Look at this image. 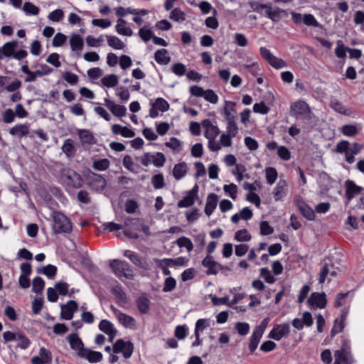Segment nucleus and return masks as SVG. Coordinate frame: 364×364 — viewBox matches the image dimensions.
<instances>
[{"mask_svg":"<svg viewBox=\"0 0 364 364\" xmlns=\"http://www.w3.org/2000/svg\"><path fill=\"white\" fill-rule=\"evenodd\" d=\"M287 183L284 180H279L274 190V196L276 200H282L287 196Z\"/></svg>","mask_w":364,"mask_h":364,"instance_id":"412c9836","label":"nucleus"},{"mask_svg":"<svg viewBox=\"0 0 364 364\" xmlns=\"http://www.w3.org/2000/svg\"><path fill=\"white\" fill-rule=\"evenodd\" d=\"M166 266H180L186 267L187 265L188 259L183 257H178L176 259L165 258Z\"/></svg>","mask_w":364,"mask_h":364,"instance_id":"e433bc0d","label":"nucleus"},{"mask_svg":"<svg viewBox=\"0 0 364 364\" xmlns=\"http://www.w3.org/2000/svg\"><path fill=\"white\" fill-rule=\"evenodd\" d=\"M62 151L68 158H72L74 156L75 149L73 144V141L71 139L65 140L62 146Z\"/></svg>","mask_w":364,"mask_h":364,"instance_id":"7c9ffc66","label":"nucleus"},{"mask_svg":"<svg viewBox=\"0 0 364 364\" xmlns=\"http://www.w3.org/2000/svg\"><path fill=\"white\" fill-rule=\"evenodd\" d=\"M99 328L106 334L115 329L113 324L106 319H103L100 322Z\"/></svg>","mask_w":364,"mask_h":364,"instance_id":"680f3d73","label":"nucleus"},{"mask_svg":"<svg viewBox=\"0 0 364 364\" xmlns=\"http://www.w3.org/2000/svg\"><path fill=\"white\" fill-rule=\"evenodd\" d=\"M267 181L269 184H273L277 178V172L274 168L268 167L265 170Z\"/></svg>","mask_w":364,"mask_h":364,"instance_id":"09e8293b","label":"nucleus"},{"mask_svg":"<svg viewBox=\"0 0 364 364\" xmlns=\"http://www.w3.org/2000/svg\"><path fill=\"white\" fill-rule=\"evenodd\" d=\"M109 267L114 275L119 279L124 277L127 279H132L134 278L133 271L129 264L126 261L119 259L110 260Z\"/></svg>","mask_w":364,"mask_h":364,"instance_id":"7ed1b4c3","label":"nucleus"},{"mask_svg":"<svg viewBox=\"0 0 364 364\" xmlns=\"http://www.w3.org/2000/svg\"><path fill=\"white\" fill-rule=\"evenodd\" d=\"M171 71L178 76H183L186 73V68L181 63H174L171 67Z\"/></svg>","mask_w":364,"mask_h":364,"instance_id":"052dcab7","label":"nucleus"},{"mask_svg":"<svg viewBox=\"0 0 364 364\" xmlns=\"http://www.w3.org/2000/svg\"><path fill=\"white\" fill-rule=\"evenodd\" d=\"M111 309L114 314L118 321L125 328L136 329V320L131 316L122 313L119 309L114 306H111Z\"/></svg>","mask_w":364,"mask_h":364,"instance_id":"1a4fd4ad","label":"nucleus"},{"mask_svg":"<svg viewBox=\"0 0 364 364\" xmlns=\"http://www.w3.org/2000/svg\"><path fill=\"white\" fill-rule=\"evenodd\" d=\"M59 166L58 181L61 184L69 188H80L82 186L83 179L80 174L61 164Z\"/></svg>","mask_w":364,"mask_h":364,"instance_id":"f257e3e1","label":"nucleus"},{"mask_svg":"<svg viewBox=\"0 0 364 364\" xmlns=\"http://www.w3.org/2000/svg\"><path fill=\"white\" fill-rule=\"evenodd\" d=\"M166 161L165 156L161 152H156L154 154L152 164L156 167H161Z\"/></svg>","mask_w":364,"mask_h":364,"instance_id":"0e129e2a","label":"nucleus"},{"mask_svg":"<svg viewBox=\"0 0 364 364\" xmlns=\"http://www.w3.org/2000/svg\"><path fill=\"white\" fill-rule=\"evenodd\" d=\"M346 188V197L348 200H350L352 198L360 195L363 191L364 188L355 184L353 181L347 180L345 182Z\"/></svg>","mask_w":364,"mask_h":364,"instance_id":"4468645a","label":"nucleus"},{"mask_svg":"<svg viewBox=\"0 0 364 364\" xmlns=\"http://www.w3.org/2000/svg\"><path fill=\"white\" fill-rule=\"evenodd\" d=\"M101 81L104 86L107 87H114L118 83V77L116 75L111 74L102 77Z\"/></svg>","mask_w":364,"mask_h":364,"instance_id":"f704fd0d","label":"nucleus"},{"mask_svg":"<svg viewBox=\"0 0 364 364\" xmlns=\"http://www.w3.org/2000/svg\"><path fill=\"white\" fill-rule=\"evenodd\" d=\"M235 239L239 242H247L251 240V235L246 229H242L235 232Z\"/></svg>","mask_w":364,"mask_h":364,"instance_id":"8fccbe9b","label":"nucleus"},{"mask_svg":"<svg viewBox=\"0 0 364 364\" xmlns=\"http://www.w3.org/2000/svg\"><path fill=\"white\" fill-rule=\"evenodd\" d=\"M198 186L195 184L193 188L188 191L182 200H179L177 205H193L198 192Z\"/></svg>","mask_w":364,"mask_h":364,"instance_id":"aec40b11","label":"nucleus"},{"mask_svg":"<svg viewBox=\"0 0 364 364\" xmlns=\"http://www.w3.org/2000/svg\"><path fill=\"white\" fill-rule=\"evenodd\" d=\"M107 39L108 46L114 49L121 50L125 47L124 43L115 36H107Z\"/></svg>","mask_w":364,"mask_h":364,"instance_id":"2f4dec72","label":"nucleus"},{"mask_svg":"<svg viewBox=\"0 0 364 364\" xmlns=\"http://www.w3.org/2000/svg\"><path fill=\"white\" fill-rule=\"evenodd\" d=\"M223 190L232 199L235 200L237 193V187L235 184L230 183L229 185H225Z\"/></svg>","mask_w":364,"mask_h":364,"instance_id":"3c124183","label":"nucleus"},{"mask_svg":"<svg viewBox=\"0 0 364 364\" xmlns=\"http://www.w3.org/2000/svg\"><path fill=\"white\" fill-rule=\"evenodd\" d=\"M310 114L309 106L304 101L299 100L291 105L290 114L296 118L309 119Z\"/></svg>","mask_w":364,"mask_h":364,"instance_id":"20e7f679","label":"nucleus"},{"mask_svg":"<svg viewBox=\"0 0 364 364\" xmlns=\"http://www.w3.org/2000/svg\"><path fill=\"white\" fill-rule=\"evenodd\" d=\"M235 103L231 101H225V105L224 107V117L225 120H235Z\"/></svg>","mask_w":364,"mask_h":364,"instance_id":"4be33fe9","label":"nucleus"},{"mask_svg":"<svg viewBox=\"0 0 364 364\" xmlns=\"http://www.w3.org/2000/svg\"><path fill=\"white\" fill-rule=\"evenodd\" d=\"M16 341H18L19 343L17 344L16 348H20L21 349L26 350L31 345V341L28 337H26L23 333H21L18 335V338Z\"/></svg>","mask_w":364,"mask_h":364,"instance_id":"6e6d98bb","label":"nucleus"},{"mask_svg":"<svg viewBox=\"0 0 364 364\" xmlns=\"http://www.w3.org/2000/svg\"><path fill=\"white\" fill-rule=\"evenodd\" d=\"M124 256L129 258L131 260V262L136 266L139 267H142L141 258L136 253L130 250H125L124 252Z\"/></svg>","mask_w":364,"mask_h":364,"instance_id":"a19ab883","label":"nucleus"},{"mask_svg":"<svg viewBox=\"0 0 364 364\" xmlns=\"http://www.w3.org/2000/svg\"><path fill=\"white\" fill-rule=\"evenodd\" d=\"M176 245L180 247H186L188 252H191L193 248V245L191 240L186 237H181L176 241Z\"/></svg>","mask_w":364,"mask_h":364,"instance_id":"a18cd8bd","label":"nucleus"},{"mask_svg":"<svg viewBox=\"0 0 364 364\" xmlns=\"http://www.w3.org/2000/svg\"><path fill=\"white\" fill-rule=\"evenodd\" d=\"M345 327V323L342 321L336 318L334 321L333 326L331 331V336L334 337L336 334L341 332Z\"/></svg>","mask_w":364,"mask_h":364,"instance_id":"864d4df0","label":"nucleus"},{"mask_svg":"<svg viewBox=\"0 0 364 364\" xmlns=\"http://www.w3.org/2000/svg\"><path fill=\"white\" fill-rule=\"evenodd\" d=\"M63 11L62 9H58L50 13L48 18L52 21L58 22L63 19Z\"/></svg>","mask_w":364,"mask_h":364,"instance_id":"774afa93","label":"nucleus"},{"mask_svg":"<svg viewBox=\"0 0 364 364\" xmlns=\"http://www.w3.org/2000/svg\"><path fill=\"white\" fill-rule=\"evenodd\" d=\"M301 213L306 219L313 220L315 218V210L311 206H299Z\"/></svg>","mask_w":364,"mask_h":364,"instance_id":"de8ad7c7","label":"nucleus"},{"mask_svg":"<svg viewBox=\"0 0 364 364\" xmlns=\"http://www.w3.org/2000/svg\"><path fill=\"white\" fill-rule=\"evenodd\" d=\"M335 358H340L339 360L344 364H351L354 362L350 351L336 350L334 353Z\"/></svg>","mask_w":364,"mask_h":364,"instance_id":"bb28decb","label":"nucleus"},{"mask_svg":"<svg viewBox=\"0 0 364 364\" xmlns=\"http://www.w3.org/2000/svg\"><path fill=\"white\" fill-rule=\"evenodd\" d=\"M67 341H68L70 348L76 352L77 356H79L80 355V353H82L85 348L82 340L75 333L68 335Z\"/></svg>","mask_w":364,"mask_h":364,"instance_id":"f3484780","label":"nucleus"},{"mask_svg":"<svg viewBox=\"0 0 364 364\" xmlns=\"http://www.w3.org/2000/svg\"><path fill=\"white\" fill-rule=\"evenodd\" d=\"M169 109V104L162 97H158L155 102L151 104V107L149 109V116L151 118H156L159 116L158 110L161 112H166Z\"/></svg>","mask_w":364,"mask_h":364,"instance_id":"9b49d317","label":"nucleus"},{"mask_svg":"<svg viewBox=\"0 0 364 364\" xmlns=\"http://www.w3.org/2000/svg\"><path fill=\"white\" fill-rule=\"evenodd\" d=\"M201 124L205 129L204 135L208 139H215L219 134V128L213 125L210 119H205L203 120Z\"/></svg>","mask_w":364,"mask_h":364,"instance_id":"dca6fc26","label":"nucleus"},{"mask_svg":"<svg viewBox=\"0 0 364 364\" xmlns=\"http://www.w3.org/2000/svg\"><path fill=\"white\" fill-rule=\"evenodd\" d=\"M9 133L13 136L21 138L28 134L29 127L27 124H17L10 129Z\"/></svg>","mask_w":364,"mask_h":364,"instance_id":"a878e982","label":"nucleus"},{"mask_svg":"<svg viewBox=\"0 0 364 364\" xmlns=\"http://www.w3.org/2000/svg\"><path fill=\"white\" fill-rule=\"evenodd\" d=\"M109 161L107 159H102L95 161L92 164V168L96 171H103L109 168Z\"/></svg>","mask_w":364,"mask_h":364,"instance_id":"4c0bfd02","label":"nucleus"},{"mask_svg":"<svg viewBox=\"0 0 364 364\" xmlns=\"http://www.w3.org/2000/svg\"><path fill=\"white\" fill-rule=\"evenodd\" d=\"M53 225V230L55 234L69 233L72 230L70 220L60 212L53 211L51 213Z\"/></svg>","mask_w":364,"mask_h":364,"instance_id":"f03ea898","label":"nucleus"},{"mask_svg":"<svg viewBox=\"0 0 364 364\" xmlns=\"http://www.w3.org/2000/svg\"><path fill=\"white\" fill-rule=\"evenodd\" d=\"M70 45L72 50L81 52L83 48L84 41L79 34L73 33L70 38Z\"/></svg>","mask_w":364,"mask_h":364,"instance_id":"b1692460","label":"nucleus"},{"mask_svg":"<svg viewBox=\"0 0 364 364\" xmlns=\"http://www.w3.org/2000/svg\"><path fill=\"white\" fill-rule=\"evenodd\" d=\"M290 333V325L288 323L274 325L268 334V338L275 341H279L282 338H287Z\"/></svg>","mask_w":364,"mask_h":364,"instance_id":"0eeeda50","label":"nucleus"},{"mask_svg":"<svg viewBox=\"0 0 364 364\" xmlns=\"http://www.w3.org/2000/svg\"><path fill=\"white\" fill-rule=\"evenodd\" d=\"M185 215L188 223H192L198 219V218L200 215V213H199L198 208H193V210H186L185 212Z\"/></svg>","mask_w":364,"mask_h":364,"instance_id":"bf43d9fd","label":"nucleus"},{"mask_svg":"<svg viewBox=\"0 0 364 364\" xmlns=\"http://www.w3.org/2000/svg\"><path fill=\"white\" fill-rule=\"evenodd\" d=\"M50 191L53 196L54 198L58 200V203H65L67 201L66 197L64 196L63 191L61 189L58 187H51ZM56 203H58V201H55Z\"/></svg>","mask_w":364,"mask_h":364,"instance_id":"c03bdc74","label":"nucleus"},{"mask_svg":"<svg viewBox=\"0 0 364 364\" xmlns=\"http://www.w3.org/2000/svg\"><path fill=\"white\" fill-rule=\"evenodd\" d=\"M31 363L32 364H51L52 354L50 350L44 347H41L39 350V356H33Z\"/></svg>","mask_w":364,"mask_h":364,"instance_id":"2eb2a0df","label":"nucleus"},{"mask_svg":"<svg viewBox=\"0 0 364 364\" xmlns=\"http://www.w3.org/2000/svg\"><path fill=\"white\" fill-rule=\"evenodd\" d=\"M307 303L311 306L323 309L327 304L326 294L324 292H313L309 297Z\"/></svg>","mask_w":364,"mask_h":364,"instance_id":"ddd939ff","label":"nucleus"},{"mask_svg":"<svg viewBox=\"0 0 364 364\" xmlns=\"http://www.w3.org/2000/svg\"><path fill=\"white\" fill-rule=\"evenodd\" d=\"M331 107L337 112L346 114V109L343 105L336 99L331 101Z\"/></svg>","mask_w":364,"mask_h":364,"instance_id":"69168bd1","label":"nucleus"},{"mask_svg":"<svg viewBox=\"0 0 364 364\" xmlns=\"http://www.w3.org/2000/svg\"><path fill=\"white\" fill-rule=\"evenodd\" d=\"M112 131L113 134H121L124 137L131 138L135 136V132L133 130L118 124H114L112 126Z\"/></svg>","mask_w":364,"mask_h":364,"instance_id":"5701e85b","label":"nucleus"},{"mask_svg":"<svg viewBox=\"0 0 364 364\" xmlns=\"http://www.w3.org/2000/svg\"><path fill=\"white\" fill-rule=\"evenodd\" d=\"M259 52L262 57L273 68L281 69L287 66V63L284 60L274 55L267 48L261 47Z\"/></svg>","mask_w":364,"mask_h":364,"instance_id":"423d86ee","label":"nucleus"},{"mask_svg":"<svg viewBox=\"0 0 364 364\" xmlns=\"http://www.w3.org/2000/svg\"><path fill=\"white\" fill-rule=\"evenodd\" d=\"M138 310L141 314H146L150 309V300L146 294H141L136 299Z\"/></svg>","mask_w":364,"mask_h":364,"instance_id":"6ab92c4d","label":"nucleus"},{"mask_svg":"<svg viewBox=\"0 0 364 364\" xmlns=\"http://www.w3.org/2000/svg\"><path fill=\"white\" fill-rule=\"evenodd\" d=\"M176 286V281L173 277H168L164 281V286L163 287L164 292H169L173 291Z\"/></svg>","mask_w":364,"mask_h":364,"instance_id":"5fc2aeb1","label":"nucleus"},{"mask_svg":"<svg viewBox=\"0 0 364 364\" xmlns=\"http://www.w3.org/2000/svg\"><path fill=\"white\" fill-rule=\"evenodd\" d=\"M170 18L175 21H183L186 18L185 14L179 8H175L170 14Z\"/></svg>","mask_w":364,"mask_h":364,"instance_id":"603ef678","label":"nucleus"},{"mask_svg":"<svg viewBox=\"0 0 364 364\" xmlns=\"http://www.w3.org/2000/svg\"><path fill=\"white\" fill-rule=\"evenodd\" d=\"M87 185L94 191H102L107 185V181L101 175L90 171L87 176Z\"/></svg>","mask_w":364,"mask_h":364,"instance_id":"6e6552de","label":"nucleus"},{"mask_svg":"<svg viewBox=\"0 0 364 364\" xmlns=\"http://www.w3.org/2000/svg\"><path fill=\"white\" fill-rule=\"evenodd\" d=\"M341 131L342 134L346 136H354L358 132L357 127L353 124L343 125L341 127Z\"/></svg>","mask_w":364,"mask_h":364,"instance_id":"37998d69","label":"nucleus"},{"mask_svg":"<svg viewBox=\"0 0 364 364\" xmlns=\"http://www.w3.org/2000/svg\"><path fill=\"white\" fill-rule=\"evenodd\" d=\"M260 277L268 284H273L276 281L274 277L272 275L269 269L267 267H263L260 269Z\"/></svg>","mask_w":364,"mask_h":364,"instance_id":"4d7b16f0","label":"nucleus"},{"mask_svg":"<svg viewBox=\"0 0 364 364\" xmlns=\"http://www.w3.org/2000/svg\"><path fill=\"white\" fill-rule=\"evenodd\" d=\"M262 334L256 331H253L252 336L250 338L249 350L250 353H253L257 349L258 344L262 337Z\"/></svg>","mask_w":364,"mask_h":364,"instance_id":"c756f323","label":"nucleus"},{"mask_svg":"<svg viewBox=\"0 0 364 364\" xmlns=\"http://www.w3.org/2000/svg\"><path fill=\"white\" fill-rule=\"evenodd\" d=\"M23 11L27 15H38L40 9L31 2H25L23 6Z\"/></svg>","mask_w":364,"mask_h":364,"instance_id":"49530a36","label":"nucleus"},{"mask_svg":"<svg viewBox=\"0 0 364 364\" xmlns=\"http://www.w3.org/2000/svg\"><path fill=\"white\" fill-rule=\"evenodd\" d=\"M186 173L187 166L185 162L178 163L174 166L173 169V175L176 180L181 179L183 177L185 176Z\"/></svg>","mask_w":364,"mask_h":364,"instance_id":"c85d7f7f","label":"nucleus"},{"mask_svg":"<svg viewBox=\"0 0 364 364\" xmlns=\"http://www.w3.org/2000/svg\"><path fill=\"white\" fill-rule=\"evenodd\" d=\"M202 265L206 268L205 273L208 275H215L219 271L228 270L231 268L228 266H223L215 261L210 255H207L202 261Z\"/></svg>","mask_w":364,"mask_h":364,"instance_id":"39448f33","label":"nucleus"},{"mask_svg":"<svg viewBox=\"0 0 364 364\" xmlns=\"http://www.w3.org/2000/svg\"><path fill=\"white\" fill-rule=\"evenodd\" d=\"M78 356L87 360L90 363H99L102 360V354L98 351H94L89 348H85Z\"/></svg>","mask_w":364,"mask_h":364,"instance_id":"a211bd4d","label":"nucleus"},{"mask_svg":"<svg viewBox=\"0 0 364 364\" xmlns=\"http://www.w3.org/2000/svg\"><path fill=\"white\" fill-rule=\"evenodd\" d=\"M350 150V143L346 140L339 141L336 146V151L339 154H346Z\"/></svg>","mask_w":364,"mask_h":364,"instance_id":"338daca9","label":"nucleus"},{"mask_svg":"<svg viewBox=\"0 0 364 364\" xmlns=\"http://www.w3.org/2000/svg\"><path fill=\"white\" fill-rule=\"evenodd\" d=\"M134 346L131 342H125L122 339H119L113 346V351L115 353L123 352L125 358H129L132 355Z\"/></svg>","mask_w":364,"mask_h":364,"instance_id":"9d476101","label":"nucleus"},{"mask_svg":"<svg viewBox=\"0 0 364 364\" xmlns=\"http://www.w3.org/2000/svg\"><path fill=\"white\" fill-rule=\"evenodd\" d=\"M284 11V10L279 8H276L275 9L272 10L271 6L268 5V7L266 10V15L272 21L277 22L281 18L280 14Z\"/></svg>","mask_w":364,"mask_h":364,"instance_id":"473e14b6","label":"nucleus"},{"mask_svg":"<svg viewBox=\"0 0 364 364\" xmlns=\"http://www.w3.org/2000/svg\"><path fill=\"white\" fill-rule=\"evenodd\" d=\"M303 23L308 26H314L316 28H321V25L315 18L314 15L311 14H304Z\"/></svg>","mask_w":364,"mask_h":364,"instance_id":"79ce46f5","label":"nucleus"},{"mask_svg":"<svg viewBox=\"0 0 364 364\" xmlns=\"http://www.w3.org/2000/svg\"><path fill=\"white\" fill-rule=\"evenodd\" d=\"M151 183L155 189H159L164 186V179L162 174L154 175L151 178Z\"/></svg>","mask_w":364,"mask_h":364,"instance_id":"e2e57ef3","label":"nucleus"},{"mask_svg":"<svg viewBox=\"0 0 364 364\" xmlns=\"http://www.w3.org/2000/svg\"><path fill=\"white\" fill-rule=\"evenodd\" d=\"M18 42L13 41L6 43L3 46L4 54L6 57L13 56L15 52V49L17 47Z\"/></svg>","mask_w":364,"mask_h":364,"instance_id":"72a5a7b5","label":"nucleus"},{"mask_svg":"<svg viewBox=\"0 0 364 364\" xmlns=\"http://www.w3.org/2000/svg\"><path fill=\"white\" fill-rule=\"evenodd\" d=\"M111 292L115 296L119 304H124L127 302V295L120 285L113 287Z\"/></svg>","mask_w":364,"mask_h":364,"instance_id":"cd10ccee","label":"nucleus"},{"mask_svg":"<svg viewBox=\"0 0 364 364\" xmlns=\"http://www.w3.org/2000/svg\"><path fill=\"white\" fill-rule=\"evenodd\" d=\"M60 316L63 319L71 320L73 314L78 309V304L73 300H70L65 304H61Z\"/></svg>","mask_w":364,"mask_h":364,"instance_id":"f8f14e48","label":"nucleus"},{"mask_svg":"<svg viewBox=\"0 0 364 364\" xmlns=\"http://www.w3.org/2000/svg\"><path fill=\"white\" fill-rule=\"evenodd\" d=\"M235 328L240 336H246L250 331V325L246 322H237Z\"/></svg>","mask_w":364,"mask_h":364,"instance_id":"13d9d810","label":"nucleus"},{"mask_svg":"<svg viewBox=\"0 0 364 364\" xmlns=\"http://www.w3.org/2000/svg\"><path fill=\"white\" fill-rule=\"evenodd\" d=\"M79 137L83 144H93L94 136L92 134L86 129H82L79 132Z\"/></svg>","mask_w":364,"mask_h":364,"instance_id":"ea45409f","label":"nucleus"},{"mask_svg":"<svg viewBox=\"0 0 364 364\" xmlns=\"http://www.w3.org/2000/svg\"><path fill=\"white\" fill-rule=\"evenodd\" d=\"M166 49H159L154 53V59L160 65H167L171 61V57L167 55Z\"/></svg>","mask_w":364,"mask_h":364,"instance_id":"393cba45","label":"nucleus"},{"mask_svg":"<svg viewBox=\"0 0 364 364\" xmlns=\"http://www.w3.org/2000/svg\"><path fill=\"white\" fill-rule=\"evenodd\" d=\"M38 273L43 274L48 278L52 279L55 276L57 273V267L52 264H48L41 269H38Z\"/></svg>","mask_w":364,"mask_h":364,"instance_id":"c9c22d12","label":"nucleus"},{"mask_svg":"<svg viewBox=\"0 0 364 364\" xmlns=\"http://www.w3.org/2000/svg\"><path fill=\"white\" fill-rule=\"evenodd\" d=\"M45 287V282L44 280L40 277H36L33 280V286L32 291L36 294L42 293L43 289Z\"/></svg>","mask_w":364,"mask_h":364,"instance_id":"58836bf2","label":"nucleus"}]
</instances>
